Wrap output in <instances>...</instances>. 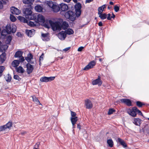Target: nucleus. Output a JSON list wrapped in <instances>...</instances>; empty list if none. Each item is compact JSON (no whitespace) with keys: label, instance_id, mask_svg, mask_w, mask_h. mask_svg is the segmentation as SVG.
<instances>
[{"label":"nucleus","instance_id":"f257e3e1","mask_svg":"<svg viewBox=\"0 0 149 149\" xmlns=\"http://www.w3.org/2000/svg\"><path fill=\"white\" fill-rule=\"evenodd\" d=\"M53 31L60 30L61 29V24L58 21L54 22L51 20L48 21Z\"/></svg>","mask_w":149,"mask_h":149},{"label":"nucleus","instance_id":"f03ea898","mask_svg":"<svg viewBox=\"0 0 149 149\" xmlns=\"http://www.w3.org/2000/svg\"><path fill=\"white\" fill-rule=\"evenodd\" d=\"M65 17L67 19L73 22L75 19L76 14L74 12L69 10L65 13Z\"/></svg>","mask_w":149,"mask_h":149},{"label":"nucleus","instance_id":"7ed1b4c3","mask_svg":"<svg viewBox=\"0 0 149 149\" xmlns=\"http://www.w3.org/2000/svg\"><path fill=\"white\" fill-rule=\"evenodd\" d=\"M47 4L49 7L51 8L54 12L57 13L60 10V6L56 2L52 1H49Z\"/></svg>","mask_w":149,"mask_h":149},{"label":"nucleus","instance_id":"20e7f679","mask_svg":"<svg viewBox=\"0 0 149 149\" xmlns=\"http://www.w3.org/2000/svg\"><path fill=\"white\" fill-rule=\"evenodd\" d=\"M32 8H24L23 10V14L24 15L25 17L28 19H32V11L31 9Z\"/></svg>","mask_w":149,"mask_h":149},{"label":"nucleus","instance_id":"39448f33","mask_svg":"<svg viewBox=\"0 0 149 149\" xmlns=\"http://www.w3.org/2000/svg\"><path fill=\"white\" fill-rule=\"evenodd\" d=\"M81 4L79 2L77 3L74 5L75 11L76 14V17H79L81 14Z\"/></svg>","mask_w":149,"mask_h":149},{"label":"nucleus","instance_id":"423d86ee","mask_svg":"<svg viewBox=\"0 0 149 149\" xmlns=\"http://www.w3.org/2000/svg\"><path fill=\"white\" fill-rule=\"evenodd\" d=\"M96 64V62L94 61H92L89 63L88 65L86 66L83 70H88L92 68Z\"/></svg>","mask_w":149,"mask_h":149},{"label":"nucleus","instance_id":"0eeeda50","mask_svg":"<svg viewBox=\"0 0 149 149\" xmlns=\"http://www.w3.org/2000/svg\"><path fill=\"white\" fill-rule=\"evenodd\" d=\"M121 102L124 103L128 107L132 106V102L131 100L125 98H123L120 100Z\"/></svg>","mask_w":149,"mask_h":149},{"label":"nucleus","instance_id":"6e6552de","mask_svg":"<svg viewBox=\"0 0 149 149\" xmlns=\"http://www.w3.org/2000/svg\"><path fill=\"white\" fill-rule=\"evenodd\" d=\"M102 83V81L101 79V78L100 76H98L97 79L93 80L92 81V84L93 85H98L99 86H101Z\"/></svg>","mask_w":149,"mask_h":149},{"label":"nucleus","instance_id":"1a4fd4ad","mask_svg":"<svg viewBox=\"0 0 149 149\" xmlns=\"http://www.w3.org/2000/svg\"><path fill=\"white\" fill-rule=\"evenodd\" d=\"M136 107H132V109H129L127 110V113L133 117H135L136 115V110H135Z\"/></svg>","mask_w":149,"mask_h":149},{"label":"nucleus","instance_id":"9d476101","mask_svg":"<svg viewBox=\"0 0 149 149\" xmlns=\"http://www.w3.org/2000/svg\"><path fill=\"white\" fill-rule=\"evenodd\" d=\"M26 72L28 74H30L31 73L34 69L33 65L28 63L26 65Z\"/></svg>","mask_w":149,"mask_h":149},{"label":"nucleus","instance_id":"9b49d317","mask_svg":"<svg viewBox=\"0 0 149 149\" xmlns=\"http://www.w3.org/2000/svg\"><path fill=\"white\" fill-rule=\"evenodd\" d=\"M67 35L65 31H62L58 34V38L61 40H64L66 38Z\"/></svg>","mask_w":149,"mask_h":149},{"label":"nucleus","instance_id":"f8f14e48","mask_svg":"<svg viewBox=\"0 0 149 149\" xmlns=\"http://www.w3.org/2000/svg\"><path fill=\"white\" fill-rule=\"evenodd\" d=\"M85 106L86 109H91L93 107L92 102L89 99H87L85 100Z\"/></svg>","mask_w":149,"mask_h":149},{"label":"nucleus","instance_id":"ddd939ff","mask_svg":"<svg viewBox=\"0 0 149 149\" xmlns=\"http://www.w3.org/2000/svg\"><path fill=\"white\" fill-rule=\"evenodd\" d=\"M34 0H23L22 2L24 4H26V6L29 8H32Z\"/></svg>","mask_w":149,"mask_h":149},{"label":"nucleus","instance_id":"4468645a","mask_svg":"<svg viewBox=\"0 0 149 149\" xmlns=\"http://www.w3.org/2000/svg\"><path fill=\"white\" fill-rule=\"evenodd\" d=\"M10 12L12 14L16 15H19L20 13V10L14 6L10 8Z\"/></svg>","mask_w":149,"mask_h":149},{"label":"nucleus","instance_id":"2eb2a0df","mask_svg":"<svg viewBox=\"0 0 149 149\" xmlns=\"http://www.w3.org/2000/svg\"><path fill=\"white\" fill-rule=\"evenodd\" d=\"M25 33L28 36L31 37L35 34V31L34 29H32L30 30L26 29Z\"/></svg>","mask_w":149,"mask_h":149},{"label":"nucleus","instance_id":"dca6fc26","mask_svg":"<svg viewBox=\"0 0 149 149\" xmlns=\"http://www.w3.org/2000/svg\"><path fill=\"white\" fill-rule=\"evenodd\" d=\"M6 29L3 30L2 32H6L8 34H10L11 33V27L10 25H7L5 27Z\"/></svg>","mask_w":149,"mask_h":149},{"label":"nucleus","instance_id":"f3484780","mask_svg":"<svg viewBox=\"0 0 149 149\" xmlns=\"http://www.w3.org/2000/svg\"><path fill=\"white\" fill-rule=\"evenodd\" d=\"M60 9L62 11H65L68 10V6L63 3H62L60 4Z\"/></svg>","mask_w":149,"mask_h":149},{"label":"nucleus","instance_id":"a211bd4d","mask_svg":"<svg viewBox=\"0 0 149 149\" xmlns=\"http://www.w3.org/2000/svg\"><path fill=\"white\" fill-rule=\"evenodd\" d=\"M6 54L5 52L3 53L0 56V64H1L6 59Z\"/></svg>","mask_w":149,"mask_h":149},{"label":"nucleus","instance_id":"6ab92c4d","mask_svg":"<svg viewBox=\"0 0 149 149\" xmlns=\"http://www.w3.org/2000/svg\"><path fill=\"white\" fill-rule=\"evenodd\" d=\"M107 6V4H104L102 6L99 7L97 9L98 14L102 13L104 10V9L106 8Z\"/></svg>","mask_w":149,"mask_h":149},{"label":"nucleus","instance_id":"aec40b11","mask_svg":"<svg viewBox=\"0 0 149 149\" xmlns=\"http://www.w3.org/2000/svg\"><path fill=\"white\" fill-rule=\"evenodd\" d=\"M48 33H42L41 34V36L43 38L42 39V40L43 41H49L50 39L48 37Z\"/></svg>","mask_w":149,"mask_h":149},{"label":"nucleus","instance_id":"412c9836","mask_svg":"<svg viewBox=\"0 0 149 149\" xmlns=\"http://www.w3.org/2000/svg\"><path fill=\"white\" fill-rule=\"evenodd\" d=\"M141 120L139 118H135L134 123L136 126H140L141 123Z\"/></svg>","mask_w":149,"mask_h":149},{"label":"nucleus","instance_id":"4be33fe9","mask_svg":"<svg viewBox=\"0 0 149 149\" xmlns=\"http://www.w3.org/2000/svg\"><path fill=\"white\" fill-rule=\"evenodd\" d=\"M33 58V55L29 53L27 55V56L25 57V60L27 61L28 63L30 62V60Z\"/></svg>","mask_w":149,"mask_h":149},{"label":"nucleus","instance_id":"5701e85b","mask_svg":"<svg viewBox=\"0 0 149 149\" xmlns=\"http://www.w3.org/2000/svg\"><path fill=\"white\" fill-rule=\"evenodd\" d=\"M33 100L34 102L36 104L38 105H42L40 103V101L35 96H32Z\"/></svg>","mask_w":149,"mask_h":149},{"label":"nucleus","instance_id":"b1692460","mask_svg":"<svg viewBox=\"0 0 149 149\" xmlns=\"http://www.w3.org/2000/svg\"><path fill=\"white\" fill-rule=\"evenodd\" d=\"M35 9L36 11L38 12H40L42 11L43 8L40 5H38L35 6Z\"/></svg>","mask_w":149,"mask_h":149},{"label":"nucleus","instance_id":"393cba45","mask_svg":"<svg viewBox=\"0 0 149 149\" xmlns=\"http://www.w3.org/2000/svg\"><path fill=\"white\" fill-rule=\"evenodd\" d=\"M17 19L19 20L20 21L22 22L26 23H27L28 20H27L26 19L24 18V17L19 16L18 17Z\"/></svg>","mask_w":149,"mask_h":149},{"label":"nucleus","instance_id":"a878e982","mask_svg":"<svg viewBox=\"0 0 149 149\" xmlns=\"http://www.w3.org/2000/svg\"><path fill=\"white\" fill-rule=\"evenodd\" d=\"M117 141L123 147L125 148L127 146L126 143L122 139L118 138L117 139Z\"/></svg>","mask_w":149,"mask_h":149},{"label":"nucleus","instance_id":"bb28decb","mask_svg":"<svg viewBox=\"0 0 149 149\" xmlns=\"http://www.w3.org/2000/svg\"><path fill=\"white\" fill-rule=\"evenodd\" d=\"M19 63L18 60H14L12 63V65L13 67L16 68H17Z\"/></svg>","mask_w":149,"mask_h":149},{"label":"nucleus","instance_id":"cd10ccee","mask_svg":"<svg viewBox=\"0 0 149 149\" xmlns=\"http://www.w3.org/2000/svg\"><path fill=\"white\" fill-rule=\"evenodd\" d=\"M71 122L72 125H74L76 123L78 120V118L77 117H71L70 118Z\"/></svg>","mask_w":149,"mask_h":149},{"label":"nucleus","instance_id":"c85d7f7f","mask_svg":"<svg viewBox=\"0 0 149 149\" xmlns=\"http://www.w3.org/2000/svg\"><path fill=\"white\" fill-rule=\"evenodd\" d=\"M38 19L39 21L42 22L43 23L45 21L44 17L41 15H38Z\"/></svg>","mask_w":149,"mask_h":149},{"label":"nucleus","instance_id":"c756f323","mask_svg":"<svg viewBox=\"0 0 149 149\" xmlns=\"http://www.w3.org/2000/svg\"><path fill=\"white\" fill-rule=\"evenodd\" d=\"M23 52L21 51H17L14 55L15 58H20L22 56Z\"/></svg>","mask_w":149,"mask_h":149},{"label":"nucleus","instance_id":"7c9ffc66","mask_svg":"<svg viewBox=\"0 0 149 149\" xmlns=\"http://www.w3.org/2000/svg\"><path fill=\"white\" fill-rule=\"evenodd\" d=\"M98 14L99 15V17L102 20L104 19L107 18V14L106 13H102Z\"/></svg>","mask_w":149,"mask_h":149},{"label":"nucleus","instance_id":"2f4dec72","mask_svg":"<svg viewBox=\"0 0 149 149\" xmlns=\"http://www.w3.org/2000/svg\"><path fill=\"white\" fill-rule=\"evenodd\" d=\"M68 24L65 21L63 22L62 24H61V29L64 30L66 29L68 26Z\"/></svg>","mask_w":149,"mask_h":149},{"label":"nucleus","instance_id":"473e14b6","mask_svg":"<svg viewBox=\"0 0 149 149\" xmlns=\"http://www.w3.org/2000/svg\"><path fill=\"white\" fill-rule=\"evenodd\" d=\"M66 35H70L74 33V31L71 28H69L65 31Z\"/></svg>","mask_w":149,"mask_h":149},{"label":"nucleus","instance_id":"72a5a7b5","mask_svg":"<svg viewBox=\"0 0 149 149\" xmlns=\"http://www.w3.org/2000/svg\"><path fill=\"white\" fill-rule=\"evenodd\" d=\"M17 72L20 73H23L24 72V70L21 66H19L18 68H17Z\"/></svg>","mask_w":149,"mask_h":149},{"label":"nucleus","instance_id":"f704fd0d","mask_svg":"<svg viewBox=\"0 0 149 149\" xmlns=\"http://www.w3.org/2000/svg\"><path fill=\"white\" fill-rule=\"evenodd\" d=\"M107 143L109 146L111 148L113 147V142L112 139H109L107 140Z\"/></svg>","mask_w":149,"mask_h":149},{"label":"nucleus","instance_id":"c9c22d12","mask_svg":"<svg viewBox=\"0 0 149 149\" xmlns=\"http://www.w3.org/2000/svg\"><path fill=\"white\" fill-rule=\"evenodd\" d=\"M5 79L7 82H10L12 79L11 75L9 74H8L7 76L5 77Z\"/></svg>","mask_w":149,"mask_h":149},{"label":"nucleus","instance_id":"e433bc0d","mask_svg":"<svg viewBox=\"0 0 149 149\" xmlns=\"http://www.w3.org/2000/svg\"><path fill=\"white\" fill-rule=\"evenodd\" d=\"M12 40V38L11 36L10 35L8 36L6 38V43L7 44H10Z\"/></svg>","mask_w":149,"mask_h":149},{"label":"nucleus","instance_id":"4c0bfd02","mask_svg":"<svg viewBox=\"0 0 149 149\" xmlns=\"http://www.w3.org/2000/svg\"><path fill=\"white\" fill-rule=\"evenodd\" d=\"M136 105L139 107H141L145 105L144 103L140 101L136 102Z\"/></svg>","mask_w":149,"mask_h":149},{"label":"nucleus","instance_id":"58836bf2","mask_svg":"<svg viewBox=\"0 0 149 149\" xmlns=\"http://www.w3.org/2000/svg\"><path fill=\"white\" fill-rule=\"evenodd\" d=\"M40 81L42 82H48L47 77H43L40 78Z\"/></svg>","mask_w":149,"mask_h":149},{"label":"nucleus","instance_id":"ea45409f","mask_svg":"<svg viewBox=\"0 0 149 149\" xmlns=\"http://www.w3.org/2000/svg\"><path fill=\"white\" fill-rule=\"evenodd\" d=\"M6 127L7 128L10 129L12 125V123L11 121H9L5 125Z\"/></svg>","mask_w":149,"mask_h":149},{"label":"nucleus","instance_id":"a19ab883","mask_svg":"<svg viewBox=\"0 0 149 149\" xmlns=\"http://www.w3.org/2000/svg\"><path fill=\"white\" fill-rule=\"evenodd\" d=\"M5 69V67L3 66H0V77L2 75V72Z\"/></svg>","mask_w":149,"mask_h":149},{"label":"nucleus","instance_id":"79ce46f5","mask_svg":"<svg viewBox=\"0 0 149 149\" xmlns=\"http://www.w3.org/2000/svg\"><path fill=\"white\" fill-rule=\"evenodd\" d=\"M10 19L11 21L14 22L16 20V18L13 15H10Z\"/></svg>","mask_w":149,"mask_h":149},{"label":"nucleus","instance_id":"37998d69","mask_svg":"<svg viewBox=\"0 0 149 149\" xmlns=\"http://www.w3.org/2000/svg\"><path fill=\"white\" fill-rule=\"evenodd\" d=\"M115 110L111 108L109 109L108 112V114L109 115L112 114L113 112L115 111Z\"/></svg>","mask_w":149,"mask_h":149},{"label":"nucleus","instance_id":"c03bdc74","mask_svg":"<svg viewBox=\"0 0 149 149\" xmlns=\"http://www.w3.org/2000/svg\"><path fill=\"white\" fill-rule=\"evenodd\" d=\"M27 23H26L27 24L31 26H35V24L33 22L29 21L28 20Z\"/></svg>","mask_w":149,"mask_h":149},{"label":"nucleus","instance_id":"a18cd8bd","mask_svg":"<svg viewBox=\"0 0 149 149\" xmlns=\"http://www.w3.org/2000/svg\"><path fill=\"white\" fill-rule=\"evenodd\" d=\"M135 110H136V113H137L139 115H141L143 117L145 118V117L143 115L141 112V111L138 109L136 107L135 108Z\"/></svg>","mask_w":149,"mask_h":149},{"label":"nucleus","instance_id":"49530a36","mask_svg":"<svg viewBox=\"0 0 149 149\" xmlns=\"http://www.w3.org/2000/svg\"><path fill=\"white\" fill-rule=\"evenodd\" d=\"M16 31V27L15 26H12L11 29V32L14 33Z\"/></svg>","mask_w":149,"mask_h":149},{"label":"nucleus","instance_id":"de8ad7c7","mask_svg":"<svg viewBox=\"0 0 149 149\" xmlns=\"http://www.w3.org/2000/svg\"><path fill=\"white\" fill-rule=\"evenodd\" d=\"M5 125L0 126V132L3 131L7 129Z\"/></svg>","mask_w":149,"mask_h":149},{"label":"nucleus","instance_id":"09e8293b","mask_svg":"<svg viewBox=\"0 0 149 149\" xmlns=\"http://www.w3.org/2000/svg\"><path fill=\"white\" fill-rule=\"evenodd\" d=\"M115 11L116 12H117L119 11L120 9L119 7L117 5H116L114 6V8Z\"/></svg>","mask_w":149,"mask_h":149},{"label":"nucleus","instance_id":"8fccbe9b","mask_svg":"<svg viewBox=\"0 0 149 149\" xmlns=\"http://www.w3.org/2000/svg\"><path fill=\"white\" fill-rule=\"evenodd\" d=\"M13 78L16 80L19 81L21 80V79L19 77V76L17 75H14Z\"/></svg>","mask_w":149,"mask_h":149},{"label":"nucleus","instance_id":"3c124183","mask_svg":"<svg viewBox=\"0 0 149 149\" xmlns=\"http://www.w3.org/2000/svg\"><path fill=\"white\" fill-rule=\"evenodd\" d=\"M55 78L54 77H47L48 81H49L54 80Z\"/></svg>","mask_w":149,"mask_h":149},{"label":"nucleus","instance_id":"603ef678","mask_svg":"<svg viewBox=\"0 0 149 149\" xmlns=\"http://www.w3.org/2000/svg\"><path fill=\"white\" fill-rule=\"evenodd\" d=\"M19 63L23 62L24 61V57L22 56L20 58H19V60H18Z\"/></svg>","mask_w":149,"mask_h":149},{"label":"nucleus","instance_id":"864d4df0","mask_svg":"<svg viewBox=\"0 0 149 149\" xmlns=\"http://www.w3.org/2000/svg\"><path fill=\"white\" fill-rule=\"evenodd\" d=\"M70 112L71 117H76V115L77 114L75 112H73L71 111H70Z\"/></svg>","mask_w":149,"mask_h":149},{"label":"nucleus","instance_id":"5fc2aeb1","mask_svg":"<svg viewBox=\"0 0 149 149\" xmlns=\"http://www.w3.org/2000/svg\"><path fill=\"white\" fill-rule=\"evenodd\" d=\"M44 26L46 28H49V25L47 22L44 23Z\"/></svg>","mask_w":149,"mask_h":149},{"label":"nucleus","instance_id":"6e6d98bb","mask_svg":"<svg viewBox=\"0 0 149 149\" xmlns=\"http://www.w3.org/2000/svg\"><path fill=\"white\" fill-rule=\"evenodd\" d=\"M107 18L108 20H111V16L110 14L109 13L107 14Z\"/></svg>","mask_w":149,"mask_h":149},{"label":"nucleus","instance_id":"4d7b16f0","mask_svg":"<svg viewBox=\"0 0 149 149\" xmlns=\"http://www.w3.org/2000/svg\"><path fill=\"white\" fill-rule=\"evenodd\" d=\"M44 56V54L42 53L41 55L40 56L39 59V61L40 62L41 60H43V57Z\"/></svg>","mask_w":149,"mask_h":149},{"label":"nucleus","instance_id":"13d9d810","mask_svg":"<svg viewBox=\"0 0 149 149\" xmlns=\"http://www.w3.org/2000/svg\"><path fill=\"white\" fill-rule=\"evenodd\" d=\"M84 48V47L82 46L79 47L78 49V52H81Z\"/></svg>","mask_w":149,"mask_h":149},{"label":"nucleus","instance_id":"bf43d9fd","mask_svg":"<svg viewBox=\"0 0 149 149\" xmlns=\"http://www.w3.org/2000/svg\"><path fill=\"white\" fill-rule=\"evenodd\" d=\"M71 48V47H68L67 48H65V49H64L63 50V51L66 52H67Z\"/></svg>","mask_w":149,"mask_h":149},{"label":"nucleus","instance_id":"052dcab7","mask_svg":"<svg viewBox=\"0 0 149 149\" xmlns=\"http://www.w3.org/2000/svg\"><path fill=\"white\" fill-rule=\"evenodd\" d=\"M16 35L19 37H20L22 36V34L20 32H18L17 33Z\"/></svg>","mask_w":149,"mask_h":149},{"label":"nucleus","instance_id":"680f3d73","mask_svg":"<svg viewBox=\"0 0 149 149\" xmlns=\"http://www.w3.org/2000/svg\"><path fill=\"white\" fill-rule=\"evenodd\" d=\"M93 0H86L85 3H89L93 1Z\"/></svg>","mask_w":149,"mask_h":149},{"label":"nucleus","instance_id":"e2e57ef3","mask_svg":"<svg viewBox=\"0 0 149 149\" xmlns=\"http://www.w3.org/2000/svg\"><path fill=\"white\" fill-rule=\"evenodd\" d=\"M98 26H103V24L101 21L99 22L98 23Z\"/></svg>","mask_w":149,"mask_h":149},{"label":"nucleus","instance_id":"0e129e2a","mask_svg":"<svg viewBox=\"0 0 149 149\" xmlns=\"http://www.w3.org/2000/svg\"><path fill=\"white\" fill-rule=\"evenodd\" d=\"M116 17L115 15L112 13V16H111V19L112 18L114 19Z\"/></svg>","mask_w":149,"mask_h":149},{"label":"nucleus","instance_id":"69168bd1","mask_svg":"<svg viewBox=\"0 0 149 149\" xmlns=\"http://www.w3.org/2000/svg\"><path fill=\"white\" fill-rule=\"evenodd\" d=\"M77 127L79 129V130H80L81 129V126L79 124H78L77 125Z\"/></svg>","mask_w":149,"mask_h":149},{"label":"nucleus","instance_id":"338daca9","mask_svg":"<svg viewBox=\"0 0 149 149\" xmlns=\"http://www.w3.org/2000/svg\"><path fill=\"white\" fill-rule=\"evenodd\" d=\"M40 144V143H37L36 144V145H35V146L36 147H37V148H38V147H39V146Z\"/></svg>","mask_w":149,"mask_h":149},{"label":"nucleus","instance_id":"774afa93","mask_svg":"<svg viewBox=\"0 0 149 149\" xmlns=\"http://www.w3.org/2000/svg\"><path fill=\"white\" fill-rule=\"evenodd\" d=\"M64 2H67V3H69L70 2V1L71 0H63Z\"/></svg>","mask_w":149,"mask_h":149}]
</instances>
